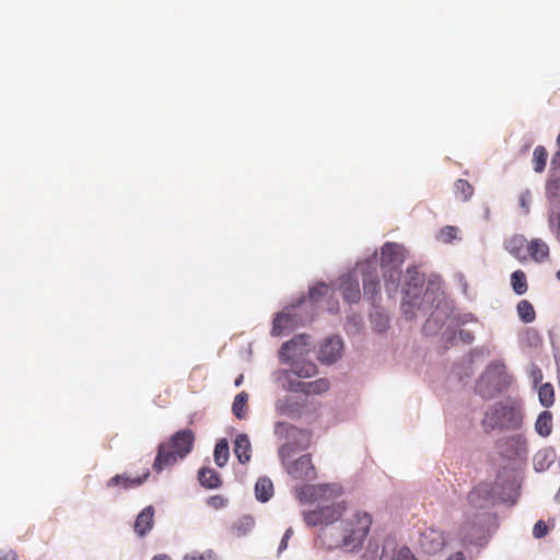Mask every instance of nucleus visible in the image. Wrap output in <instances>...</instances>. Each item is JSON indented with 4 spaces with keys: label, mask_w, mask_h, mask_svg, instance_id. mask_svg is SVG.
<instances>
[{
    "label": "nucleus",
    "mask_w": 560,
    "mask_h": 560,
    "mask_svg": "<svg viewBox=\"0 0 560 560\" xmlns=\"http://www.w3.org/2000/svg\"><path fill=\"white\" fill-rule=\"evenodd\" d=\"M275 433L284 439H293L299 436L301 442L294 444L293 442H289L285 445L281 446L279 450V455L282 459L283 465L288 474L296 479V480H305L312 481L316 479V468L313 465L312 457L310 454L302 455L298 459L293 462H287V458L290 456V453L295 448H306L310 445L311 433L306 430L299 429L287 422H277L275 425Z\"/></svg>",
    "instance_id": "nucleus-1"
},
{
    "label": "nucleus",
    "mask_w": 560,
    "mask_h": 560,
    "mask_svg": "<svg viewBox=\"0 0 560 560\" xmlns=\"http://www.w3.org/2000/svg\"><path fill=\"white\" fill-rule=\"evenodd\" d=\"M195 434L190 429L174 433L167 443H161L153 463V469L161 472L164 468L173 466L178 459L188 455L192 448Z\"/></svg>",
    "instance_id": "nucleus-2"
},
{
    "label": "nucleus",
    "mask_w": 560,
    "mask_h": 560,
    "mask_svg": "<svg viewBox=\"0 0 560 560\" xmlns=\"http://www.w3.org/2000/svg\"><path fill=\"white\" fill-rule=\"evenodd\" d=\"M492 504L491 488L487 483L478 485L467 495L468 510L466 514H472L474 521H465L459 527V538L463 542H471L472 534L475 533L479 516L478 511L488 509Z\"/></svg>",
    "instance_id": "nucleus-3"
},
{
    "label": "nucleus",
    "mask_w": 560,
    "mask_h": 560,
    "mask_svg": "<svg viewBox=\"0 0 560 560\" xmlns=\"http://www.w3.org/2000/svg\"><path fill=\"white\" fill-rule=\"evenodd\" d=\"M372 525V516L368 512L353 510L342 522V545L350 549L360 548Z\"/></svg>",
    "instance_id": "nucleus-4"
},
{
    "label": "nucleus",
    "mask_w": 560,
    "mask_h": 560,
    "mask_svg": "<svg viewBox=\"0 0 560 560\" xmlns=\"http://www.w3.org/2000/svg\"><path fill=\"white\" fill-rule=\"evenodd\" d=\"M522 417L520 411L508 402L494 404L485 415L482 419L483 430L488 433L495 429L508 430L515 429L521 425Z\"/></svg>",
    "instance_id": "nucleus-5"
},
{
    "label": "nucleus",
    "mask_w": 560,
    "mask_h": 560,
    "mask_svg": "<svg viewBox=\"0 0 560 560\" xmlns=\"http://www.w3.org/2000/svg\"><path fill=\"white\" fill-rule=\"evenodd\" d=\"M446 544L445 532L434 526L422 529L418 538V546L421 552L427 556L439 555Z\"/></svg>",
    "instance_id": "nucleus-6"
},
{
    "label": "nucleus",
    "mask_w": 560,
    "mask_h": 560,
    "mask_svg": "<svg viewBox=\"0 0 560 560\" xmlns=\"http://www.w3.org/2000/svg\"><path fill=\"white\" fill-rule=\"evenodd\" d=\"M345 512L346 503L341 501L307 512L304 515V520L310 526L328 525L339 520Z\"/></svg>",
    "instance_id": "nucleus-7"
},
{
    "label": "nucleus",
    "mask_w": 560,
    "mask_h": 560,
    "mask_svg": "<svg viewBox=\"0 0 560 560\" xmlns=\"http://www.w3.org/2000/svg\"><path fill=\"white\" fill-rule=\"evenodd\" d=\"M294 307L280 312L273 319L271 335L275 337L289 335L301 323L300 318L293 313Z\"/></svg>",
    "instance_id": "nucleus-8"
},
{
    "label": "nucleus",
    "mask_w": 560,
    "mask_h": 560,
    "mask_svg": "<svg viewBox=\"0 0 560 560\" xmlns=\"http://www.w3.org/2000/svg\"><path fill=\"white\" fill-rule=\"evenodd\" d=\"M374 261H366L360 266V270L363 273V292L364 295L371 300L373 304L376 303L377 300L381 299V287L380 280L376 272L370 271V267L373 266L375 270Z\"/></svg>",
    "instance_id": "nucleus-9"
},
{
    "label": "nucleus",
    "mask_w": 560,
    "mask_h": 560,
    "mask_svg": "<svg viewBox=\"0 0 560 560\" xmlns=\"http://www.w3.org/2000/svg\"><path fill=\"white\" fill-rule=\"evenodd\" d=\"M405 260L404 248L396 243H385L381 248V267H401Z\"/></svg>",
    "instance_id": "nucleus-10"
},
{
    "label": "nucleus",
    "mask_w": 560,
    "mask_h": 560,
    "mask_svg": "<svg viewBox=\"0 0 560 560\" xmlns=\"http://www.w3.org/2000/svg\"><path fill=\"white\" fill-rule=\"evenodd\" d=\"M306 335H296L291 340L284 342L279 351V358L283 363L293 361L296 355L304 354V347L307 345Z\"/></svg>",
    "instance_id": "nucleus-11"
},
{
    "label": "nucleus",
    "mask_w": 560,
    "mask_h": 560,
    "mask_svg": "<svg viewBox=\"0 0 560 560\" xmlns=\"http://www.w3.org/2000/svg\"><path fill=\"white\" fill-rule=\"evenodd\" d=\"M306 335H296L291 340L284 342L279 351V358L283 363L293 361L296 355L304 354V347L307 345Z\"/></svg>",
    "instance_id": "nucleus-12"
},
{
    "label": "nucleus",
    "mask_w": 560,
    "mask_h": 560,
    "mask_svg": "<svg viewBox=\"0 0 560 560\" xmlns=\"http://www.w3.org/2000/svg\"><path fill=\"white\" fill-rule=\"evenodd\" d=\"M343 343L339 337L327 338L319 347L318 360L330 364L336 362L342 353Z\"/></svg>",
    "instance_id": "nucleus-13"
},
{
    "label": "nucleus",
    "mask_w": 560,
    "mask_h": 560,
    "mask_svg": "<svg viewBox=\"0 0 560 560\" xmlns=\"http://www.w3.org/2000/svg\"><path fill=\"white\" fill-rule=\"evenodd\" d=\"M339 290L349 303H358L361 298L359 280L351 273L340 277Z\"/></svg>",
    "instance_id": "nucleus-14"
},
{
    "label": "nucleus",
    "mask_w": 560,
    "mask_h": 560,
    "mask_svg": "<svg viewBox=\"0 0 560 560\" xmlns=\"http://www.w3.org/2000/svg\"><path fill=\"white\" fill-rule=\"evenodd\" d=\"M150 476L149 469H145V471L141 476L137 477H129L126 474L122 475H115L107 481L108 488H114L117 486H121L124 489H132L141 486Z\"/></svg>",
    "instance_id": "nucleus-15"
},
{
    "label": "nucleus",
    "mask_w": 560,
    "mask_h": 560,
    "mask_svg": "<svg viewBox=\"0 0 560 560\" xmlns=\"http://www.w3.org/2000/svg\"><path fill=\"white\" fill-rule=\"evenodd\" d=\"M303 405L292 398L280 399L276 402V411L280 416L290 418H300L302 415Z\"/></svg>",
    "instance_id": "nucleus-16"
},
{
    "label": "nucleus",
    "mask_w": 560,
    "mask_h": 560,
    "mask_svg": "<svg viewBox=\"0 0 560 560\" xmlns=\"http://www.w3.org/2000/svg\"><path fill=\"white\" fill-rule=\"evenodd\" d=\"M154 509L147 506L137 516L135 522V532L140 536H144L153 527Z\"/></svg>",
    "instance_id": "nucleus-17"
},
{
    "label": "nucleus",
    "mask_w": 560,
    "mask_h": 560,
    "mask_svg": "<svg viewBox=\"0 0 560 560\" xmlns=\"http://www.w3.org/2000/svg\"><path fill=\"white\" fill-rule=\"evenodd\" d=\"M527 241L524 236L515 235L506 243L508 252L520 261L527 260Z\"/></svg>",
    "instance_id": "nucleus-18"
},
{
    "label": "nucleus",
    "mask_w": 560,
    "mask_h": 560,
    "mask_svg": "<svg viewBox=\"0 0 560 560\" xmlns=\"http://www.w3.org/2000/svg\"><path fill=\"white\" fill-rule=\"evenodd\" d=\"M527 256L536 262H542L549 257V246L542 240L534 238L527 245Z\"/></svg>",
    "instance_id": "nucleus-19"
},
{
    "label": "nucleus",
    "mask_w": 560,
    "mask_h": 560,
    "mask_svg": "<svg viewBox=\"0 0 560 560\" xmlns=\"http://www.w3.org/2000/svg\"><path fill=\"white\" fill-rule=\"evenodd\" d=\"M234 454L242 464H246L252 457V447L246 434H238L234 441Z\"/></svg>",
    "instance_id": "nucleus-20"
},
{
    "label": "nucleus",
    "mask_w": 560,
    "mask_h": 560,
    "mask_svg": "<svg viewBox=\"0 0 560 560\" xmlns=\"http://www.w3.org/2000/svg\"><path fill=\"white\" fill-rule=\"evenodd\" d=\"M255 495L260 502L269 501L273 495V483L268 477H260L255 485Z\"/></svg>",
    "instance_id": "nucleus-21"
},
{
    "label": "nucleus",
    "mask_w": 560,
    "mask_h": 560,
    "mask_svg": "<svg viewBox=\"0 0 560 560\" xmlns=\"http://www.w3.org/2000/svg\"><path fill=\"white\" fill-rule=\"evenodd\" d=\"M198 479L205 488L215 489L221 486L220 475L212 468L202 467L199 469Z\"/></svg>",
    "instance_id": "nucleus-22"
},
{
    "label": "nucleus",
    "mask_w": 560,
    "mask_h": 560,
    "mask_svg": "<svg viewBox=\"0 0 560 560\" xmlns=\"http://www.w3.org/2000/svg\"><path fill=\"white\" fill-rule=\"evenodd\" d=\"M291 373L298 377L308 378L317 373V366L311 361H293Z\"/></svg>",
    "instance_id": "nucleus-23"
},
{
    "label": "nucleus",
    "mask_w": 560,
    "mask_h": 560,
    "mask_svg": "<svg viewBox=\"0 0 560 560\" xmlns=\"http://www.w3.org/2000/svg\"><path fill=\"white\" fill-rule=\"evenodd\" d=\"M537 433L544 438L550 435L552 431V415L550 411H542L535 423Z\"/></svg>",
    "instance_id": "nucleus-24"
},
{
    "label": "nucleus",
    "mask_w": 560,
    "mask_h": 560,
    "mask_svg": "<svg viewBox=\"0 0 560 560\" xmlns=\"http://www.w3.org/2000/svg\"><path fill=\"white\" fill-rule=\"evenodd\" d=\"M385 280V288L388 293L395 292L398 288L400 280V267H387L383 269Z\"/></svg>",
    "instance_id": "nucleus-25"
},
{
    "label": "nucleus",
    "mask_w": 560,
    "mask_h": 560,
    "mask_svg": "<svg viewBox=\"0 0 560 560\" xmlns=\"http://www.w3.org/2000/svg\"><path fill=\"white\" fill-rule=\"evenodd\" d=\"M330 387V383L327 378H317L312 382H305L304 394L305 395H320L326 393Z\"/></svg>",
    "instance_id": "nucleus-26"
},
{
    "label": "nucleus",
    "mask_w": 560,
    "mask_h": 560,
    "mask_svg": "<svg viewBox=\"0 0 560 560\" xmlns=\"http://www.w3.org/2000/svg\"><path fill=\"white\" fill-rule=\"evenodd\" d=\"M248 394L246 392L238 393L233 401L232 411L237 419H244L246 416Z\"/></svg>",
    "instance_id": "nucleus-27"
},
{
    "label": "nucleus",
    "mask_w": 560,
    "mask_h": 560,
    "mask_svg": "<svg viewBox=\"0 0 560 560\" xmlns=\"http://www.w3.org/2000/svg\"><path fill=\"white\" fill-rule=\"evenodd\" d=\"M455 196L462 201H468L474 195V187L466 179H457L454 184Z\"/></svg>",
    "instance_id": "nucleus-28"
},
{
    "label": "nucleus",
    "mask_w": 560,
    "mask_h": 560,
    "mask_svg": "<svg viewBox=\"0 0 560 560\" xmlns=\"http://www.w3.org/2000/svg\"><path fill=\"white\" fill-rule=\"evenodd\" d=\"M213 456L219 467L225 466L230 457L229 444L225 439H222L215 444Z\"/></svg>",
    "instance_id": "nucleus-29"
},
{
    "label": "nucleus",
    "mask_w": 560,
    "mask_h": 560,
    "mask_svg": "<svg viewBox=\"0 0 560 560\" xmlns=\"http://www.w3.org/2000/svg\"><path fill=\"white\" fill-rule=\"evenodd\" d=\"M547 159H548V153H547V150L545 149V147L537 145L534 149L533 160H532L533 165H534V171L537 173H541L546 167Z\"/></svg>",
    "instance_id": "nucleus-30"
},
{
    "label": "nucleus",
    "mask_w": 560,
    "mask_h": 560,
    "mask_svg": "<svg viewBox=\"0 0 560 560\" xmlns=\"http://www.w3.org/2000/svg\"><path fill=\"white\" fill-rule=\"evenodd\" d=\"M511 284L514 292L518 295L524 294L527 291V281L524 271L516 270L511 275Z\"/></svg>",
    "instance_id": "nucleus-31"
},
{
    "label": "nucleus",
    "mask_w": 560,
    "mask_h": 560,
    "mask_svg": "<svg viewBox=\"0 0 560 560\" xmlns=\"http://www.w3.org/2000/svg\"><path fill=\"white\" fill-rule=\"evenodd\" d=\"M517 314H518V317L524 323H527V324L534 322L536 318L535 310H534L533 305L527 300H522L521 302H518Z\"/></svg>",
    "instance_id": "nucleus-32"
},
{
    "label": "nucleus",
    "mask_w": 560,
    "mask_h": 560,
    "mask_svg": "<svg viewBox=\"0 0 560 560\" xmlns=\"http://www.w3.org/2000/svg\"><path fill=\"white\" fill-rule=\"evenodd\" d=\"M370 317L371 324L376 331L383 332L388 328L389 318L384 312L376 310Z\"/></svg>",
    "instance_id": "nucleus-33"
},
{
    "label": "nucleus",
    "mask_w": 560,
    "mask_h": 560,
    "mask_svg": "<svg viewBox=\"0 0 560 560\" xmlns=\"http://www.w3.org/2000/svg\"><path fill=\"white\" fill-rule=\"evenodd\" d=\"M539 401L545 407H550L555 401V389L550 383L542 384L538 389Z\"/></svg>",
    "instance_id": "nucleus-34"
},
{
    "label": "nucleus",
    "mask_w": 560,
    "mask_h": 560,
    "mask_svg": "<svg viewBox=\"0 0 560 560\" xmlns=\"http://www.w3.org/2000/svg\"><path fill=\"white\" fill-rule=\"evenodd\" d=\"M328 292L329 287L326 283L320 282L310 289L308 299L314 303H318L322 298L328 294Z\"/></svg>",
    "instance_id": "nucleus-35"
},
{
    "label": "nucleus",
    "mask_w": 560,
    "mask_h": 560,
    "mask_svg": "<svg viewBox=\"0 0 560 560\" xmlns=\"http://www.w3.org/2000/svg\"><path fill=\"white\" fill-rule=\"evenodd\" d=\"M552 459L550 458V455L546 452H538L534 457V466L537 471H542L546 468L549 467Z\"/></svg>",
    "instance_id": "nucleus-36"
},
{
    "label": "nucleus",
    "mask_w": 560,
    "mask_h": 560,
    "mask_svg": "<svg viewBox=\"0 0 560 560\" xmlns=\"http://www.w3.org/2000/svg\"><path fill=\"white\" fill-rule=\"evenodd\" d=\"M291 374H292L291 371H284V375L288 378V384L284 385V389L292 392V393H303L304 394L305 382L292 380Z\"/></svg>",
    "instance_id": "nucleus-37"
},
{
    "label": "nucleus",
    "mask_w": 560,
    "mask_h": 560,
    "mask_svg": "<svg viewBox=\"0 0 560 560\" xmlns=\"http://www.w3.org/2000/svg\"><path fill=\"white\" fill-rule=\"evenodd\" d=\"M504 369H505V366H504V364H502V363H497V362H495V363H491V364L488 366V369H487L486 373L481 376V378H480V381H479V383H478V385H477V389L479 390V393H480V394H483V392H482V388H481V387H482V384H483V382L486 381V378H488V377H489V374H490V373L494 372V373H499V374H501V373L504 371Z\"/></svg>",
    "instance_id": "nucleus-38"
},
{
    "label": "nucleus",
    "mask_w": 560,
    "mask_h": 560,
    "mask_svg": "<svg viewBox=\"0 0 560 560\" xmlns=\"http://www.w3.org/2000/svg\"><path fill=\"white\" fill-rule=\"evenodd\" d=\"M457 228L452 225H446L440 231V238L445 243H451L453 240L457 237Z\"/></svg>",
    "instance_id": "nucleus-39"
},
{
    "label": "nucleus",
    "mask_w": 560,
    "mask_h": 560,
    "mask_svg": "<svg viewBox=\"0 0 560 560\" xmlns=\"http://www.w3.org/2000/svg\"><path fill=\"white\" fill-rule=\"evenodd\" d=\"M392 560H418L411 550L404 546L394 551Z\"/></svg>",
    "instance_id": "nucleus-40"
},
{
    "label": "nucleus",
    "mask_w": 560,
    "mask_h": 560,
    "mask_svg": "<svg viewBox=\"0 0 560 560\" xmlns=\"http://www.w3.org/2000/svg\"><path fill=\"white\" fill-rule=\"evenodd\" d=\"M549 225L550 230L556 236V238L560 242V212L551 213L549 215Z\"/></svg>",
    "instance_id": "nucleus-41"
},
{
    "label": "nucleus",
    "mask_w": 560,
    "mask_h": 560,
    "mask_svg": "<svg viewBox=\"0 0 560 560\" xmlns=\"http://www.w3.org/2000/svg\"><path fill=\"white\" fill-rule=\"evenodd\" d=\"M183 560H215V555L213 551L209 550L205 553H190L184 557Z\"/></svg>",
    "instance_id": "nucleus-42"
},
{
    "label": "nucleus",
    "mask_w": 560,
    "mask_h": 560,
    "mask_svg": "<svg viewBox=\"0 0 560 560\" xmlns=\"http://www.w3.org/2000/svg\"><path fill=\"white\" fill-rule=\"evenodd\" d=\"M547 192L550 198L560 201V180L557 179L550 183L547 187Z\"/></svg>",
    "instance_id": "nucleus-43"
},
{
    "label": "nucleus",
    "mask_w": 560,
    "mask_h": 560,
    "mask_svg": "<svg viewBox=\"0 0 560 560\" xmlns=\"http://www.w3.org/2000/svg\"><path fill=\"white\" fill-rule=\"evenodd\" d=\"M548 533V527L544 521H538L533 529V534L536 538H541Z\"/></svg>",
    "instance_id": "nucleus-44"
},
{
    "label": "nucleus",
    "mask_w": 560,
    "mask_h": 560,
    "mask_svg": "<svg viewBox=\"0 0 560 560\" xmlns=\"http://www.w3.org/2000/svg\"><path fill=\"white\" fill-rule=\"evenodd\" d=\"M292 534H293L292 528H288L285 530V533H284V535H283V537H282V539L280 541V545H279V551H283L284 549H287L288 541L291 538Z\"/></svg>",
    "instance_id": "nucleus-45"
},
{
    "label": "nucleus",
    "mask_w": 560,
    "mask_h": 560,
    "mask_svg": "<svg viewBox=\"0 0 560 560\" xmlns=\"http://www.w3.org/2000/svg\"><path fill=\"white\" fill-rule=\"evenodd\" d=\"M209 503L213 508L219 509V508H222L224 505V499L222 497H220V495H214V497L210 498Z\"/></svg>",
    "instance_id": "nucleus-46"
},
{
    "label": "nucleus",
    "mask_w": 560,
    "mask_h": 560,
    "mask_svg": "<svg viewBox=\"0 0 560 560\" xmlns=\"http://www.w3.org/2000/svg\"><path fill=\"white\" fill-rule=\"evenodd\" d=\"M459 338L465 342V343H471L472 340H474V335L469 331V330H460L459 331Z\"/></svg>",
    "instance_id": "nucleus-47"
},
{
    "label": "nucleus",
    "mask_w": 560,
    "mask_h": 560,
    "mask_svg": "<svg viewBox=\"0 0 560 560\" xmlns=\"http://www.w3.org/2000/svg\"><path fill=\"white\" fill-rule=\"evenodd\" d=\"M18 556L14 551H1L0 560H16Z\"/></svg>",
    "instance_id": "nucleus-48"
},
{
    "label": "nucleus",
    "mask_w": 560,
    "mask_h": 560,
    "mask_svg": "<svg viewBox=\"0 0 560 560\" xmlns=\"http://www.w3.org/2000/svg\"><path fill=\"white\" fill-rule=\"evenodd\" d=\"M445 560H466V556L463 551H456L451 553Z\"/></svg>",
    "instance_id": "nucleus-49"
},
{
    "label": "nucleus",
    "mask_w": 560,
    "mask_h": 560,
    "mask_svg": "<svg viewBox=\"0 0 560 560\" xmlns=\"http://www.w3.org/2000/svg\"><path fill=\"white\" fill-rule=\"evenodd\" d=\"M152 560H172V559L166 555H159V556H155Z\"/></svg>",
    "instance_id": "nucleus-50"
},
{
    "label": "nucleus",
    "mask_w": 560,
    "mask_h": 560,
    "mask_svg": "<svg viewBox=\"0 0 560 560\" xmlns=\"http://www.w3.org/2000/svg\"><path fill=\"white\" fill-rule=\"evenodd\" d=\"M243 380H244V376L242 374L238 375V377L234 382L235 386H240L243 383Z\"/></svg>",
    "instance_id": "nucleus-51"
},
{
    "label": "nucleus",
    "mask_w": 560,
    "mask_h": 560,
    "mask_svg": "<svg viewBox=\"0 0 560 560\" xmlns=\"http://www.w3.org/2000/svg\"><path fill=\"white\" fill-rule=\"evenodd\" d=\"M553 163H558L560 165V152H558L552 160Z\"/></svg>",
    "instance_id": "nucleus-52"
},
{
    "label": "nucleus",
    "mask_w": 560,
    "mask_h": 560,
    "mask_svg": "<svg viewBox=\"0 0 560 560\" xmlns=\"http://www.w3.org/2000/svg\"><path fill=\"white\" fill-rule=\"evenodd\" d=\"M557 278L560 281V270L557 272Z\"/></svg>",
    "instance_id": "nucleus-53"
}]
</instances>
